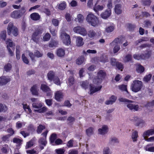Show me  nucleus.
<instances>
[{"label":"nucleus","mask_w":154,"mask_h":154,"mask_svg":"<svg viewBox=\"0 0 154 154\" xmlns=\"http://www.w3.org/2000/svg\"><path fill=\"white\" fill-rule=\"evenodd\" d=\"M119 100L121 102H124L127 107L130 110L134 111H140L141 109V107L138 105L133 104V101L123 97H120Z\"/></svg>","instance_id":"nucleus-1"},{"label":"nucleus","mask_w":154,"mask_h":154,"mask_svg":"<svg viewBox=\"0 0 154 154\" xmlns=\"http://www.w3.org/2000/svg\"><path fill=\"white\" fill-rule=\"evenodd\" d=\"M31 100L32 102V107L35 109H35L34 111L35 112H38L40 113H43L47 110V108L46 107H43L42 108V104L41 103L38 101L37 99L32 98Z\"/></svg>","instance_id":"nucleus-2"},{"label":"nucleus","mask_w":154,"mask_h":154,"mask_svg":"<svg viewBox=\"0 0 154 154\" xmlns=\"http://www.w3.org/2000/svg\"><path fill=\"white\" fill-rule=\"evenodd\" d=\"M86 20L87 22L91 26L95 27L99 24V21L97 18L91 13L87 15Z\"/></svg>","instance_id":"nucleus-3"},{"label":"nucleus","mask_w":154,"mask_h":154,"mask_svg":"<svg viewBox=\"0 0 154 154\" xmlns=\"http://www.w3.org/2000/svg\"><path fill=\"white\" fill-rule=\"evenodd\" d=\"M143 84L141 81L135 80L133 81L131 85V89L133 92L136 93L141 91Z\"/></svg>","instance_id":"nucleus-4"},{"label":"nucleus","mask_w":154,"mask_h":154,"mask_svg":"<svg viewBox=\"0 0 154 154\" xmlns=\"http://www.w3.org/2000/svg\"><path fill=\"white\" fill-rule=\"evenodd\" d=\"M7 31L9 35L11 34L15 36H16L18 34L19 32L17 28L14 26L13 23L11 22L9 23L7 28Z\"/></svg>","instance_id":"nucleus-5"},{"label":"nucleus","mask_w":154,"mask_h":154,"mask_svg":"<svg viewBox=\"0 0 154 154\" xmlns=\"http://www.w3.org/2000/svg\"><path fill=\"white\" fill-rule=\"evenodd\" d=\"M106 75L105 72L102 70H100L97 73V77L93 80V82L95 84L100 83Z\"/></svg>","instance_id":"nucleus-6"},{"label":"nucleus","mask_w":154,"mask_h":154,"mask_svg":"<svg viewBox=\"0 0 154 154\" xmlns=\"http://www.w3.org/2000/svg\"><path fill=\"white\" fill-rule=\"evenodd\" d=\"M60 38L63 43L66 45H69L70 43V38L69 35L65 32L61 33Z\"/></svg>","instance_id":"nucleus-7"},{"label":"nucleus","mask_w":154,"mask_h":154,"mask_svg":"<svg viewBox=\"0 0 154 154\" xmlns=\"http://www.w3.org/2000/svg\"><path fill=\"white\" fill-rule=\"evenodd\" d=\"M42 32V30L41 28H38L35 30L32 34V39L35 42L37 43L39 39V35L41 34Z\"/></svg>","instance_id":"nucleus-8"},{"label":"nucleus","mask_w":154,"mask_h":154,"mask_svg":"<svg viewBox=\"0 0 154 154\" xmlns=\"http://www.w3.org/2000/svg\"><path fill=\"white\" fill-rule=\"evenodd\" d=\"M73 31L76 33L85 36L87 34L86 29L84 27L80 26L74 27L73 29Z\"/></svg>","instance_id":"nucleus-9"},{"label":"nucleus","mask_w":154,"mask_h":154,"mask_svg":"<svg viewBox=\"0 0 154 154\" xmlns=\"http://www.w3.org/2000/svg\"><path fill=\"white\" fill-rule=\"evenodd\" d=\"M135 124L136 126L143 128L146 126V124L145 121L138 117H135L134 119Z\"/></svg>","instance_id":"nucleus-10"},{"label":"nucleus","mask_w":154,"mask_h":154,"mask_svg":"<svg viewBox=\"0 0 154 154\" xmlns=\"http://www.w3.org/2000/svg\"><path fill=\"white\" fill-rule=\"evenodd\" d=\"M34 54L32 52H29V55L31 60L34 61H35V57L38 58L41 57L43 56V53L42 52H40L38 50L35 51Z\"/></svg>","instance_id":"nucleus-11"},{"label":"nucleus","mask_w":154,"mask_h":154,"mask_svg":"<svg viewBox=\"0 0 154 154\" xmlns=\"http://www.w3.org/2000/svg\"><path fill=\"white\" fill-rule=\"evenodd\" d=\"M108 129L109 128L107 125H103L98 129V134L101 135H104L107 133Z\"/></svg>","instance_id":"nucleus-12"},{"label":"nucleus","mask_w":154,"mask_h":154,"mask_svg":"<svg viewBox=\"0 0 154 154\" xmlns=\"http://www.w3.org/2000/svg\"><path fill=\"white\" fill-rule=\"evenodd\" d=\"M90 94H92L93 93L100 91L102 88L101 86H95L93 84H90Z\"/></svg>","instance_id":"nucleus-13"},{"label":"nucleus","mask_w":154,"mask_h":154,"mask_svg":"<svg viewBox=\"0 0 154 154\" xmlns=\"http://www.w3.org/2000/svg\"><path fill=\"white\" fill-rule=\"evenodd\" d=\"M115 29V26L112 23H108L105 28V31L107 33L112 32Z\"/></svg>","instance_id":"nucleus-14"},{"label":"nucleus","mask_w":154,"mask_h":154,"mask_svg":"<svg viewBox=\"0 0 154 154\" xmlns=\"http://www.w3.org/2000/svg\"><path fill=\"white\" fill-rule=\"evenodd\" d=\"M111 14V10L110 9H107L105 11L102 13L100 15L102 18L106 19L109 17Z\"/></svg>","instance_id":"nucleus-15"},{"label":"nucleus","mask_w":154,"mask_h":154,"mask_svg":"<svg viewBox=\"0 0 154 154\" xmlns=\"http://www.w3.org/2000/svg\"><path fill=\"white\" fill-rule=\"evenodd\" d=\"M154 134V129H151L145 131L143 135L144 139H146V137L150 135H152Z\"/></svg>","instance_id":"nucleus-16"},{"label":"nucleus","mask_w":154,"mask_h":154,"mask_svg":"<svg viewBox=\"0 0 154 154\" xmlns=\"http://www.w3.org/2000/svg\"><path fill=\"white\" fill-rule=\"evenodd\" d=\"M63 94L60 91H57L55 94V99L57 101H60L63 99Z\"/></svg>","instance_id":"nucleus-17"},{"label":"nucleus","mask_w":154,"mask_h":154,"mask_svg":"<svg viewBox=\"0 0 154 154\" xmlns=\"http://www.w3.org/2000/svg\"><path fill=\"white\" fill-rule=\"evenodd\" d=\"M114 11L116 14H121L122 12V5L120 4L116 5L114 8Z\"/></svg>","instance_id":"nucleus-18"},{"label":"nucleus","mask_w":154,"mask_h":154,"mask_svg":"<svg viewBox=\"0 0 154 154\" xmlns=\"http://www.w3.org/2000/svg\"><path fill=\"white\" fill-rule=\"evenodd\" d=\"M76 44L77 46H81L84 44L83 38L80 36H76Z\"/></svg>","instance_id":"nucleus-19"},{"label":"nucleus","mask_w":154,"mask_h":154,"mask_svg":"<svg viewBox=\"0 0 154 154\" xmlns=\"http://www.w3.org/2000/svg\"><path fill=\"white\" fill-rule=\"evenodd\" d=\"M11 80L8 77H1V85H5Z\"/></svg>","instance_id":"nucleus-20"},{"label":"nucleus","mask_w":154,"mask_h":154,"mask_svg":"<svg viewBox=\"0 0 154 154\" xmlns=\"http://www.w3.org/2000/svg\"><path fill=\"white\" fill-rule=\"evenodd\" d=\"M30 17L32 20L35 21L38 20L40 18V16L38 13H34L31 14Z\"/></svg>","instance_id":"nucleus-21"},{"label":"nucleus","mask_w":154,"mask_h":154,"mask_svg":"<svg viewBox=\"0 0 154 154\" xmlns=\"http://www.w3.org/2000/svg\"><path fill=\"white\" fill-rule=\"evenodd\" d=\"M65 54V50L64 49L60 48L57 49V55L58 56L62 57L64 56Z\"/></svg>","instance_id":"nucleus-22"},{"label":"nucleus","mask_w":154,"mask_h":154,"mask_svg":"<svg viewBox=\"0 0 154 154\" xmlns=\"http://www.w3.org/2000/svg\"><path fill=\"white\" fill-rule=\"evenodd\" d=\"M20 12L18 11H13L11 14V17L17 19L21 17Z\"/></svg>","instance_id":"nucleus-23"},{"label":"nucleus","mask_w":154,"mask_h":154,"mask_svg":"<svg viewBox=\"0 0 154 154\" xmlns=\"http://www.w3.org/2000/svg\"><path fill=\"white\" fill-rule=\"evenodd\" d=\"M55 76L54 72L52 71H50L48 73V79L50 81H52Z\"/></svg>","instance_id":"nucleus-24"},{"label":"nucleus","mask_w":154,"mask_h":154,"mask_svg":"<svg viewBox=\"0 0 154 154\" xmlns=\"http://www.w3.org/2000/svg\"><path fill=\"white\" fill-rule=\"evenodd\" d=\"M119 143V140L115 137H111L109 140V143L111 144Z\"/></svg>","instance_id":"nucleus-25"},{"label":"nucleus","mask_w":154,"mask_h":154,"mask_svg":"<svg viewBox=\"0 0 154 154\" xmlns=\"http://www.w3.org/2000/svg\"><path fill=\"white\" fill-rule=\"evenodd\" d=\"M132 59V55L131 54H128L123 58V60L124 62L127 63L131 61Z\"/></svg>","instance_id":"nucleus-26"},{"label":"nucleus","mask_w":154,"mask_h":154,"mask_svg":"<svg viewBox=\"0 0 154 154\" xmlns=\"http://www.w3.org/2000/svg\"><path fill=\"white\" fill-rule=\"evenodd\" d=\"M6 44L7 45V46H8L9 48L11 47V49L14 51L15 49V45L11 40L10 39H8L6 41Z\"/></svg>","instance_id":"nucleus-27"},{"label":"nucleus","mask_w":154,"mask_h":154,"mask_svg":"<svg viewBox=\"0 0 154 154\" xmlns=\"http://www.w3.org/2000/svg\"><path fill=\"white\" fill-rule=\"evenodd\" d=\"M38 87L36 85H33L31 88V91L32 94L33 95H36L38 94Z\"/></svg>","instance_id":"nucleus-28"},{"label":"nucleus","mask_w":154,"mask_h":154,"mask_svg":"<svg viewBox=\"0 0 154 154\" xmlns=\"http://www.w3.org/2000/svg\"><path fill=\"white\" fill-rule=\"evenodd\" d=\"M104 8L103 7L102 5H95L93 8V9L95 11L97 12L98 11H101Z\"/></svg>","instance_id":"nucleus-29"},{"label":"nucleus","mask_w":154,"mask_h":154,"mask_svg":"<svg viewBox=\"0 0 154 154\" xmlns=\"http://www.w3.org/2000/svg\"><path fill=\"white\" fill-rule=\"evenodd\" d=\"M84 19V17L82 15L79 14L77 15V17L75 19L76 22L78 21L79 23H82L83 22Z\"/></svg>","instance_id":"nucleus-30"},{"label":"nucleus","mask_w":154,"mask_h":154,"mask_svg":"<svg viewBox=\"0 0 154 154\" xmlns=\"http://www.w3.org/2000/svg\"><path fill=\"white\" fill-rule=\"evenodd\" d=\"M89 83V82L87 81H83L81 83V85L83 88L86 89L88 88Z\"/></svg>","instance_id":"nucleus-31"},{"label":"nucleus","mask_w":154,"mask_h":154,"mask_svg":"<svg viewBox=\"0 0 154 154\" xmlns=\"http://www.w3.org/2000/svg\"><path fill=\"white\" fill-rule=\"evenodd\" d=\"M85 58L83 56L79 57L76 60V63L78 65H81L84 61Z\"/></svg>","instance_id":"nucleus-32"},{"label":"nucleus","mask_w":154,"mask_h":154,"mask_svg":"<svg viewBox=\"0 0 154 154\" xmlns=\"http://www.w3.org/2000/svg\"><path fill=\"white\" fill-rule=\"evenodd\" d=\"M138 137V132L137 131H134L132 135V138L134 142L137 141Z\"/></svg>","instance_id":"nucleus-33"},{"label":"nucleus","mask_w":154,"mask_h":154,"mask_svg":"<svg viewBox=\"0 0 154 154\" xmlns=\"http://www.w3.org/2000/svg\"><path fill=\"white\" fill-rule=\"evenodd\" d=\"M34 139H32L29 142L27 143L26 145V149H27L29 147L32 146L34 145Z\"/></svg>","instance_id":"nucleus-34"},{"label":"nucleus","mask_w":154,"mask_h":154,"mask_svg":"<svg viewBox=\"0 0 154 154\" xmlns=\"http://www.w3.org/2000/svg\"><path fill=\"white\" fill-rule=\"evenodd\" d=\"M38 142L39 144L44 146H45L47 144V141L45 138H40Z\"/></svg>","instance_id":"nucleus-35"},{"label":"nucleus","mask_w":154,"mask_h":154,"mask_svg":"<svg viewBox=\"0 0 154 154\" xmlns=\"http://www.w3.org/2000/svg\"><path fill=\"white\" fill-rule=\"evenodd\" d=\"M66 3L65 2H63L59 5L58 8L60 10H63L66 8Z\"/></svg>","instance_id":"nucleus-36"},{"label":"nucleus","mask_w":154,"mask_h":154,"mask_svg":"<svg viewBox=\"0 0 154 154\" xmlns=\"http://www.w3.org/2000/svg\"><path fill=\"white\" fill-rule=\"evenodd\" d=\"M94 128L92 127H90L86 130V132L88 136H90L93 133Z\"/></svg>","instance_id":"nucleus-37"},{"label":"nucleus","mask_w":154,"mask_h":154,"mask_svg":"<svg viewBox=\"0 0 154 154\" xmlns=\"http://www.w3.org/2000/svg\"><path fill=\"white\" fill-rule=\"evenodd\" d=\"M151 53L150 51H147L145 54H143V59H146L148 58L151 55Z\"/></svg>","instance_id":"nucleus-38"},{"label":"nucleus","mask_w":154,"mask_h":154,"mask_svg":"<svg viewBox=\"0 0 154 154\" xmlns=\"http://www.w3.org/2000/svg\"><path fill=\"white\" fill-rule=\"evenodd\" d=\"M96 35L95 32L93 30H91L88 32V37L91 38L94 37Z\"/></svg>","instance_id":"nucleus-39"},{"label":"nucleus","mask_w":154,"mask_h":154,"mask_svg":"<svg viewBox=\"0 0 154 154\" xmlns=\"http://www.w3.org/2000/svg\"><path fill=\"white\" fill-rule=\"evenodd\" d=\"M6 32L5 30L3 31L0 33V38L4 40H5L6 37Z\"/></svg>","instance_id":"nucleus-40"},{"label":"nucleus","mask_w":154,"mask_h":154,"mask_svg":"<svg viewBox=\"0 0 154 154\" xmlns=\"http://www.w3.org/2000/svg\"><path fill=\"white\" fill-rule=\"evenodd\" d=\"M42 90L45 92L49 91H50V88L46 85L45 84H42L41 87Z\"/></svg>","instance_id":"nucleus-41"},{"label":"nucleus","mask_w":154,"mask_h":154,"mask_svg":"<svg viewBox=\"0 0 154 154\" xmlns=\"http://www.w3.org/2000/svg\"><path fill=\"white\" fill-rule=\"evenodd\" d=\"M20 46H17L16 47V56L17 59L19 60L20 57Z\"/></svg>","instance_id":"nucleus-42"},{"label":"nucleus","mask_w":154,"mask_h":154,"mask_svg":"<svg viewBox=\"0 0 154 154\" xmlns=\"http://www.w3.org/2000/svg\"><path fill=\"white\" fill-rule=\"evenodd\" d=\"M65 17L68 22L71 21L72 19L73 18L72 17L70 14L69 13H67L65 15Z\"/></svg>","instance_id":"nucleus-43"},{"label":"nucleus","mask_w":154,"mask_h":154,"mask_svg":"<svg viewBox=\"0 0 154 154\" xmlns=\"http://www.w3.org/2000/svg\"><path fill=\"white\" fill-rule=\"evenodd\" d=\"M115 46L113 48V52L114 54L116 53L120 50V47L118 44L114 45Z\"/></svg>","instance_id":"nucleus-44"},{"label":"nucleus","mask_w":154,"mask_h":154,"mask_svg":"<svg viewBox=\"0 0 154 154\" xmlns=\"http://www.w3.org/2000/svg\"><path fill=\"white\" fill-rule=\"evenodd\" d=\"M55 84L57 85H60V81L58 77L55 76L53 79Z\"/></svg>","instance_id":"nucleus-45"},{"label":"nucleus","mask_w":154,"mask_h":154,"mask_svg":"<svg viewBox=\"0 0 154 154\" xmlns=\"http://www.w3.org/2000/svg\"><path fill=\"white\" fill-rule=\"evenodd\" d=\"M51 38V35L48 33H47L43 37V40L44 41H47L49 40Z\"/></svg>","instance_id":"nucleus-46"},{"label":"nucleus","mask_w":154,"mask_h":154,"mask_svg":"<svg viewBox=\"0 0 154 154\" xmlns=\"http://www.w3.org/2000/svg\"><path fill=\"white\" fill-rule=\"evenodd\" d=\"M118 87L122 91H126L127 93H128L126 85H122L119 86Z\"/></svg>","instance_id":"nucleus-47"},{"label":"nucleus","mask_w":154,"mask_h":154,"mask_svg":"<svg viewBox=\"0 0 154 154\" xmlns=\"http://www.w3.org/2000/svg\"><path fill=\"white\" fill-rule=\"evenodd\" d=\"M45 128V126H43L41 125H39L37 129V132L38 133H41L42 130Z\"/></svg>","instance_id":"nucleus-48"},{"label":"nucleus","mask_w":154,"mask_h":154,"mask_svg":"<svg viewBox=\"0 0 154 154\" xmlns=\"http://www.w3.org/2000/svg\"><path fill=\"white\" fill-rule=\"evenodd\" d=\"M57 44V43L55 41H51L49 43L48 47L50 48H52L56 47Z\"/></svg>","instance_id":"nucleus-49"},{"label":"nucleus","mask_w":154,"mask_h":154,"mask_svg":"<svg viewBox=\"0 0 154 154\" xmlns=\"http://www.w3.org/2000/svg\"><path fill=\"white\" fill-rule=\"evenodd\" d=\"M143 5L145 6H149L151 3L150 0H142V1Z\"/></svg>","instance_id":"nucleus-50"},{"label":"nucleus","mask_w":154,"mask_h":154,"mask_svg":"<svg viewBox=\"0 0 154 154\" xmlns=\"http://www.w3.org/2000/svg\"><path fill=\"white\" fill-rule=\"evenodd\" d=\"M9 149V146L8 145L5 144L3 146L2 149V151L4 153H7Z\"/></svg>","instance_id":"nucleus-51"},{"label":"nucleus","mask_w":154,"mask_h":154,"mask_svg":"<svg viewBox=\"0 0 154 154\" xmlns=\"http://www.w3.org/2000/svg\"><path fill=\"white\" fill-rule=\"evenodd\" d=\"M144 70V67L141 65L138 66V67L137 69V72L138 73L143 72Z\"/></svg>","instance_id":"nucleus-52"},{"label":"nucleus","mask_w":154,"mask_h":154,"mask_svg":"<svg viewBox=\"0 0 154 154\" xmlns=\"http://www.w3.org/2000/svg\"><path fill=\"white\" fill-rule=\"evenodd\" d=\"M57 138V135L55 134H52L50 137V140L51 143H54L55 140Z\"/></svg>","instance_id":"nucleus-53"},{"label":"nucleus","mask_w":154,"mask_h":154,"mask_svg":"<svg viewBox=\"0 0 154 154\" xmlns=\"http://www.w3.org/2000/svg\"><path fill=\"white\" fill-rule=\"evenodd\" d=\"M11 65L10 63H7L4 66L5 70L7 72L11 70Z\"/></svg>","instance_id":"nucleus-54"},{"label":"nucleus","mask_w":154,"mask_h":154,"mask_svg":"<svg viewBox=\"0 0 154 154\" xmlns=\"http://www.w3.org/2000/svg\"><path fill=\"white\" fill-rule=\"evenodd\" d=\"M152 76V75L150 74H148V75H146L144 78V81L146 82H148L151 79Z\"/></svg>","instance_id":"nucleus-55"},{"label":"nucleus","mask_w":154,"mask_h":154,"mask_svg":"<svg viewBox=\"0 0 154 154\" xmlns=\"http://www.w3.org/2000/svg\"><path fill=\"white\" fill-rule=\"evenodd\" d=\"M7 109V108L6 106L0 104V112H5Z\"/></svg>","instance_id":"nucleus-56"},{"label":"nucleus","mask_w":154,"mask_h":154,"mask_svg":"<svg viewBox=\"0 0 154 154\" xmlns=\"http://www.w3.org/2000/svg\"><path fill=\"white\" fill-rule=\"evenodd\" d=\"M110 63L112 66H115L118 62L117 61L116 59L114 58H112L110 59Z\"/></svg>","instance_id":"nucleus-57"},{"label":"nucleus","mask_w":154,"mask_h":154,"mask_svg":"<svg viewBox=\"0 0 154 154\" xmlns=\"http://www.w3.org/2000/svg\"><path fill=\"white\" fill-rule=\"evenodd\" d=\"M119 37L116 38L112 42L110 43V45H116V44H119Z\"/></svg>","instance_id":"nucleus-58"},{"label":"nucleus","mask_w":154,"mask_h":154,"mask_svg":"<svg viewBox=\"0 0 154 154\" xmlns=\"http://www.w3.org/2000/svg\"><path fill=\"white\" fill-rule=\"evenodd\" d=\"M134 58L136 60H139L143 59V55L140 54H135L133 55Z\"/></svg>","instance_id":"nucleus-59"},{"label":"nucleus","mask_w":154,"mask_h":154,"mask_svg":"<svg viewBox=\"0 0 154 154\" xmlns=\"http://www.w3.org/2000/svg\"><path fill=\"white\" fill-rule=\"evenodd\" d=\"M116 66L119 69H121V71H122L124 66L123 64L122 63L118 62Z\"/></svg>","instance_id":"nucleus-60"},{"label":"nucleus","mask_w":154,"mask_h":154,"mask_svg":"<svg viewBox=\"0 0 154 154\" xmlns=\"http://www.w3.org/2000/svg\"><path fill=\"white\" fill-rule=\"evenodd\" d=\"M22 58L23 62L26 64H28L29 63V61L27 59L25 56L24 54H23L22 55Z\"/></svg>","instance_id":"nucleus-61"},{"label":"nucleus","mask_w":154,"mask_h":154,"mask_svg":"<svg viewBox=\"0 0 154 154\" xmlns=\"http://www.w3.org/2000/svg\"><path fill=\"white\" fill-rule=\"evenodd\" d=\"M57 154H63L64 153L65 150L63 149H58L55 150Z\"/></svg>","instance_id":"nucleus-62"},{"label":"nucleus","mask_w":154,"mask_h":154,"mask_svg":"<svg viewBox=\"0 0 154 154\" xmlns=\"http://www.w3.org/2000/svg\"><path fill=\"white\" fill-rule=\"evenodd\" d=\"M26 152L27 153L29 154H38V152L36 151L33 149L27 150Z\"/></svg>","instance_id":"nucleus-63"},{"label":"nucleus","mask_w":154,"mask_h":154,"mask_svg":"<svg viewBox=\"0 0 154 154\" xmlns=\"http://www.w3.org/2000/svg\"><path fill=\"white\" fill-rule=\"evenodd\" d=\"M74 83V79L72 76H71L68 79V83L70 85H72Z\"/></svg>","instance_id":"nucleus-64"}]
</instances>
